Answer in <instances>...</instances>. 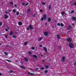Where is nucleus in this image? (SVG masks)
Wrapping results in <instances>:
<instances>
[{
  "instance_id": "393cba45",
  "label": "nucleus",
  "mask_w": 76,
  "mask_h": 76,
  "mask_svg": "<svg viewBox=\"0 0 76 76\" xmlns=\"http://www.w3.org/2000/svg\"><path fill=\"white\" fill-rule=\"evenodd\" d=\"M28 74H29V75H34V74L30 72L28 73Z\"/></svg>"
},
{
  "instance_id": "a18cd8bd",
  "label": "nucleus",
  "mask_w": 76,
  "mask_h": 76,
  "mask_svg": "<svg viewBox=\"0 0 76 76\" xmlns=\"http://www.w3.org/2000/svg\"><path fill=\"white\" fill-rule=\"evenodd\" d=\"M44 20V18H42V19H41V20L42 21V20Z\"/></svg>"
},
{
  "instance_id": "dca6fc26",
  "label": "nucleus",
  "mask_w": 76,
  "mask_h": 76,
  "mask_svg": "<svg viewBox=\"0 0 76 76\" xmlns=\"http://www.w3.org/2000/svg\"><path fill=\"white\" fill-rule=\"evenodd\" d=\"M51 18H48V22H51Z\"/></svg>"
},
{
  "instance_id": "ea45409f",
  "label": "nucleus",
  "mask_w": 76,
  "mask_h": 76,
  "mask_svg": "<svg viewBox=\"0 0 76 76\" xmlns=\"http://www.w3.org/2000/svg\"><path fill=\"white\" fill-rule=\"evenodd\" d=\"M13 12H14V13H16V10H15V9H14L13 10Z\"/></svg>"
},
{
  "instance_id": "bb28decb",
  "label": "nucleus",
  "mask_w": 76,
  "mask_h": 76,
  "mask_svg": "<svg viewBox=\"0 0 76 76\" xmlns=\"http://www.w3.org/2000/svg\"><path fill=\"white\" fill-rule=\"evenodd\" d=\"M3 25V23L2 22H0V27L1 26Z\"/></svg>"
},
{
  "instance_id": "a878e982",
  "label": "nucleus",
  "mask_w": 76,
  "mask_h": 76,
  "mask_svg": "<svg viewBox=\"0 0 76 76\" xmlns=\"http://www.w3.org/2000/svg\"><path fill=\"white\" fill-rule=\"evenodd\" d=\"M4 18H6V19H7V18H8V16H7V15H5Z\"/></svg>"
},
{
  "instance_id": "bf43d9fd",
  "label": "nucleus",
  "mask_w": 76,
  "mask_h": 76,
  "mask_svg": "<svg viewBox=\"0 0 76 76\" xmlns=\"http://www.w3.org/2000/svg\"><path fill=\"white\" fill-rule=\"evenodd\" d=\"M45 25H47V23H45Z\"/></svg>"
},
{
  "instance_id": "58836bf2",
  "label": "nucleus",
  "mask_w": 76,
  "mask_h": 76,
  "mask_svg": "<svg viewBox=\"0 0 76 76\" xmlns=\"http://www.w3.org/2000/svg\"><path fill=\"white\" fill-rule=\"evenodd\" d=\"M5 37L6 38H7V37H8V36L7 35H5Z\"/></svg>"
},
{
  "instance_id": "2f4dec72",
  "label": "nucleus",
  "mask_w": 76,
  "mask_h": 76,
  "mask_svg": "<svg viewBox=\"0 0 76 76\" xmlns=\"http://www.w3.org/2000/svg\"><path fill=\"white\" fill-rule=\"evenodd\" d=\"M16 15H19V12H17L16 13Z\"/></svg>"
},
{
  "instance_id": "b1692460",
  "label": "nucleus",
  "mask_w": 76,
  "mask_h": 76,
  "mask_svg": "<svg viewBox=\"0 0 76 76\" xmlns=\"http://www.w3.org/2000/svg\"><path fill=\"white\" fill-rule=\"evenodd\" d=\"M27 44H28V42H25L24 44V45H26Z\"/></svg>"
},
{
  "instance_id": "e2e57ef3",
  "label": "nucleus",
  "mask_w": 76,
  "mask_h": 76,
  "mask_svg": "<svg viewBox=\"0 0 76 76\" xmlns=\"http://www.w3.org/2000/svg\"><path fill=\"white\" fill-rule=\"evenodd\" d=\"M52 28H54V26H52Z\"/></svg>"
},
{
  "instance_id": "e433bc0d",
  "label": "nucleus",
  "mask_w": 76,
  "mask_h": 76,
  "mask_svg": "<svg viewBox=\"0 0 76 76\" xmlns=\"http://www.w3.org/2000/svg\"><path fill=\"white\" fill-rule=\"evenodd\" d=\"M10 73H13V70H10Z\"/></svg>"
},
{
  "instance_id": "2eb2a0df",
  "label": "nucleus",
  "mask_w": 76,
  "mask_h": 76,
  "mask_svg": "<svg viewBox=\"0 0 76 76\" xmlns=\"http://www.w3.org/2000/svg\"><path fill=\"white\" fill-rule=\"evenodd\" d=\"M10 4L12 6H13V1H11L10 2Z\"/></svg>"
},
{
  "instance_id": "13d9d810",
  "label": "nucleus",
  "mask_w": 76,
  "mask_h": 76,
  "mask_svg": "<svg viewBox=\"0 0 76 76\" xmlns=\"http://www.w3.org/2000/svg\"><path fill=\"white\" fill-rule=\"evenodd\" d=\"M74 65H75V66H76V63H74Z\"/></svg>"
},
{
  "instance_id": "79ce46f5",
  "label": "nucleus",
  "mask_w": 76,
  "mask_h": 76,
  "mask_svg": "<svg viewBox=\"0 0 76 76\" xmlns=\"http://www.w3.org/2000/svg\"><path fill=\"white\" fill-rule=\"evenodd\" d=\"M45 67L46 68H48V67H49L48 66V65H46L45 66Z\"/></svg>"
},
{
  "instance_id": "a211bd4d",
  "label": "nucleus",
  "mask_w": 76,
  "mask_h": 76,
  "mask_svg": "<svg viewBox=\"0 0 76 76\" xmlns=\"http://www.w3.org/2000/svg\"><path fill=\"white\" fill-rule=\"evenodd\" d=\"M42 39V37H40L38 39V41H41V40Z\"/></svg>"
},
{
  "instance_id": "3c124183",
  "label": "nucleus",
  "mask_w": 76,
  "mask_h": 76,
  "mask_svg": "<svg viewBox=\"0 0 76 76\" xmlns=\"http://www.w3.org/2000/svg\"><path fill=\"white\" fill-rule=\"evenodd\" d=\"M27 30H28V31H29V28H27Z\"/></svg>"
},
{
  "instance_id": "7ed1b4c3",
  "label": "nucleus",
  "mask_w": 76,
  "mask_h": 76,
  "mask_svg": "<svg viewBox=\"0 0 76 76\" xmlns=\"http://www.w3.org/2000/svg\"><path fill=\"white\" fill-rule=\"evenodd\" d=\"M44 35L45 36H47L48 34V32H45L44 33Z\"/></svg>"
},
{
  "instance_id": "c9c22d12",
  "label": "nucleus",
  "mask_w": 76,
  "mask_h": 76,
  "mask_svg": "<svg viewBox=\"0 0 76 76\" xmlns=\"http://www.w3.org/2000/svg\"><path fill=\"white\" fill-rule=\"evenodd\" d=\"M29 54H32V52L31 51H29L28 52Z\"/></svg>"
},
{
  "instance_id": "9d476101",
  "label": "nucleus",
  "mask_w": 76,
  "mask_h": 76,
  "mask_svg": "<svg viewBox=\"0 0 76 76\" xmlns=\"http://www.w3.org/2000/svg\"><path fill=\"white\" fill-rule=\"evenodd\" d=\"M20 67H21V68H22V69H26L25 67L23 66H20Z\"/></svg>"
},
{
  "instance_id": "20e7f679",
  "label": "nucleus",
  "mask_w": 76,
  "mask_h": 76,
  "mask_svg": "<svg viewBox=\"0 0 76 76\" xmlns=\"http://www.w3.org/2000/svg\"><path fill=\"white\" fill-rule=\"evenodd\" d=\"M43 17L44 18V20H45L47 18V16L46 15V14H44V15H43Z\"/></svg>"
},
{
  "instance_id": "37998d69",
  "label": "nucleus",
  "mask_w": 76,
  "mask_h": 76,
  "mask_svg": "<svg viewBox=\"0 0 76 76\" xmlns=\"http://www.w3.org/2000/svg\"><path fill=\"white\" fill-rule=\"evenodd\" d=\"M43 10H40V12H43Z\"/></svg>"
},
{
  "instance_id": "5fc2aeb1",
  "label": "nucleus",
  "mask_w": 76,
  "mask_h": 76,
  "mask_svg": "<svg viewBox=\"0 0 76 76\" xmlns=\"http://www.w3.org/2000/svg\"><path fill=\"white\" fill-rule=\"evenodd\" d=\"M74 5H75V6H76V2H75V3H74Z\"/></svg>"
},
{
  "instance_id": "0eeeda50",
  "label": "nucleus",
  "mask_w": 76,
  "mask_h": 76,
  "mask_svg": "<svg viewBox=\"0 0 76 76\" xmlns=\"http://www.w3.org/2000/svg\"><path fill=\"white\" fill-rule=\"evenodd\" d=\"M43 48V50H45V51H47V48H46L44 47Z\"/></svg>"
},
{
  "instance_id": "c03bdc74",
  "label": "nucleus",
  "mask_w": 76,
  "mask_h": 76,
  "mask_svg": "<svg viewBox=\"0 0 76 76\" xmlns=\"http://www.w3.org/2000/svg\"><path fill=\"white\" fill-rule=\"evenodd\" d=\"M58 48H59V49H61V47L60 46H58Z\"/></svg>"
},
{
  "instance_id": "c756f323",
  "label": "nucleus",
  "mask_w": 76,
  "mask_h": 76,
  "mask_svg": "<svg viewBox=\"0 0 76 76\" xmlns=\"http://www.w3.org/2000/svg\"><path fill=\"white\" fill-rule=\"evenodd\" d=\"M44 67H42L40 68V70H44Z\"/></svg>"
},
{
  "instance_id": "4468645a",
  "label": "nucleus",
  "mask_w": 76,
  "mask_h": 76,
  "mask_svg": "<svg viewBox=\"0 0 76 76\" xmlns=\"http://www.w3.org/2000/svg\"><path fill=\"white\" fill-rule=\"evenodd\" d=\"M72 19L74 20H76V18L75 17H73L72 18Z\"/></svg>"
},
{
  "instance_id": "6e6d98bb",
  "label": "nucleus",
  "mask_w": 76,
  "mask_h": 76,
  "mask_svg": "<svg viewBox=\"0 0 76 76\" xmlns=\"http://www.w3.org/2000/svg\"><path fill=\"white\" fill-rule=\"evenodd\" d=\"M45 61V60H42V62H44Z\"/></svg>"
},
{
  "instance_id": "473e14b6",
  "label": "nucleus",
  "mask_w": 76,
  "mask_h": 76,
  "mask_svg": "<svg viewBox=\"0 0 76 76\" xmlns=\"http://www.w3.org/2000/svg\"><path fill=\"white\" fill-rule=\"evenodd\" d=\"M58 26H60V23H58L57 24Z\"/></svg>"
},
{
  "instance_id": "72a5a7b5",
  "label": "nucleus",
  "mask_w": 76,
  "mask_h": 76,
  "mask_svg": "<svg viewBox=\"0 0 76 76\" xmlns=\"http://www.w3.org/2000/svg\"><path fill=\"white\" fill-rule=\"evenodd\" d=\"M42 4L43 5H45V3L44 2H42Z\"/></svg>"
},
{
  "instance_id": "423d86ee",
  "label": "nucleus",
  "mask_w": 76,
  "mask_h": 76,
  "mask_svg": "<svg viewBox=\"0 0 76 76\" xmlns=\"http://www.w3.org/2000/svg\"><path fill=\"white\" fill-rule=\"evenodd\" d=\"M72 26L69 25L68 27L67 28V29L70 30V29H71V28H72Z\"/></svg>"
},
{
  "instance_id": "cd10ccee",
  "label": "nucleus",
  "mask_w": 76,
  "mask_h": 76,
  "mask_svg": "<svg viewBox=\"0 0 76 76\" xmlns=\"http://www.w3.org/2000/svg\"><path fill=\"white\" fill-rule=\"evenodd\" d=\"M51 5H50L49 6V10H51Z\"/></svg>"
},
{
  "instance_id": "1a4fd4ad",
  "label": "nucleus",
  "mask_w": 76,
  "mask_h": 76,
  "mask_svg": "<svg viewBox=\"0 0 76 76\" xmlns=\"http://www.w3.org/2000/svg\"><path fill=\"white\" fill-rule=\"evenodd\" d=\"M33 56L34 58H37V56L35 55H33Z\"/></svg>"
},
{
  "instance_id": "9b49d317",
  "label": "nucleus",
  "mask_w": 76,
  "mask_h": 76,
  "mask_svg": "<svg viewBox=\"0 0 76 76\" xmlns=\"http://www.w3.org/2000/svg\"><path fill=\"white\" fill-rule=\"evenodd\" d=\"M57 38L58 39H60L61 37L60 36V35L58 34L57 35Z\"/></svg>"
},
{
  "instance_id": "052dcab7",
  "label": "nucleus",
  "mask_w": 76,
  "mask_h": 76,
  "mask_svg": "<svg viewBox=\"0 0 76 76\" xmlns=\"http://www.w3.org/2000/svg\"><path fill=\"white\" fill-rule=\"evenodd\" d=\"M23 5H25V3H22V4Z\"/></svg>"
},
{
  "instance_id": "412c9836",
  "label": "nucleus",
  "mask_w": 76,
  "mask_h": 76,
  "mask_svg": "<svg viewBox=\"0 0 76 76\" xmlns=\"http://www.w3.org/2000/svg\"><path fill=\"white\" fill-rule=\"evenodd\" d=\"M31 11V9H27V12H29Z\"/></svg>"
},
{
  "instance_id": "49530a36",
  "label": "nucleus",
  "mask_w": 76,
  "mask_h": 76,
  "mask_svg": "<svg viewBox=\"0 0 76 76\" xmlns=\"http://www.w3.org/2000/svg\"><path fill=\"white\" fill-rule=\"evenodd\" d=\"M39 68H36L35 69V70H38Z\"/></svg>"
},
{
  "instance_id": "09e8293b",
  "label": "nucleus",
  "mask_w": 76,
  "mask_h": 76,
  "mask_svg": "<svg viewBox=\"0 0 76 76\" xmlns=\"http://www.w3.org/2000/svg\"><path fill=\"white\" fill-rule=\"evenodd\" d=\"M5 31H8V29H7V28H6Z\"/></svg>"
},
{
  "instance_id": "f704fd0d",
  "label": "nucleus",
  "mask_w": 76,
  "mask_h": 76,
  "mask_svg": "<svg viewBox=\"0 0 76 76\" xmlns=\"http://www.w3.org/2000/svg\"><path fill=\"white\" fill-rule=\"evenodd\" d=\"M6 60L7 61H8V62H11V61L9 60L8 59H6Z\"/></svg>"
},
{
  "instance_id": "864d4df0",
  "label": "nucleus",
  "mask_w": 76,
  "mask_h": 76,
  "mask_svg": "<svg viewBox=\"0 0 76 76\" xmlns=\"http://www.w3.org/2000/svg\"><path fill=\"white\" fill-rule=\"evenodd\" d=\"M8 11L9 12H11V10H9Z\"/></svg>"
},
{
  "instance_id": "5701e85b",
  "label": "nucleus",
  "mask_w": 76,
  "mask_h": 76,
  "mask_svg": "<svg viewBox=\"0 0 76 76\" xmlns=\"http://www.w3.org/2000/svg\"><path fill=\"white\" fill-rule=\"evenodd\" d=\"M74 12L75 11H74V10H72L71 12L70 13H74Z\"/></svg>"
},
{
  "instance_id": "de8ad7c7",
  "label": "nucleus",
  "mask_w": 76,
  "mask_h": 76,
  "mask_svg": "<svg viewBox=\"0 0 76 76\" xmlns=\"http://www.w3.org/2000/svg\"><path fill=\"white\" fill-rule=\"evenodd\" d=\"M42 45H39V47H42Z\"/></svg>"
},
{
  "instance_id": "6ab92c4d",
  "label": "nucleus",
  "mask_w": 76,
  "mask_h": 76,
  "mask_svg": "<svg viewBox=\"0 0 76 76\" xmlns=\"http://www.w3.org/2000/svg\"><path fill=\"white\" fill-rule=\"evenodd\" d=\"M61 14L62 15H63L65 14V12L63 11L61 12Z\"/></svg>"
},
{
  "instance_id": "39448f33",
  "label": "nucleus",
  "mask_w": 76,
  "mask_h": 76,
  "mask_svg": "<svg viewBox=\"0 0 76 76\" xmlns=\"http://www.w3.org/2000/svg\"><path fill=\"white\" fill-rule=\"evenodd\" d=\"M28 28H30L31 29H33V27L32 26V25H29L28 26Z\"/></svg>"
},
{
  "instance_id": "4be33fe9",
  "label": "nucleus",
  "mask_w": 76,
  "mask_h": 76,
  "mask_svg": "<svg viewBox=\"0 0 76 76\" xmlns=\"http://www.w3.org/2000/svg\"><path fill=\"white\" fill-rule=\"evenodd\" d=\"M48 70H46L45 71V73H48Z\"/></svg>"
},
{
  "instance_id": "0e129e2a",
  "label": "nucleus",
  "mask_w": 76,
  "mask_h": 76,
  "mask_svg": "<svg viewBox=\"0 0 76 76\" xmlns=\"http://www.w3.org/2000/svg\"><path fill=\"white\" fill-rule=\"evenodd\" d=\"M5 13H7V14H8V13H7V11H5Z\"/></svg>"
},
{
  "instance_id": "ddd939ff",
  "label": "nucleus",
  "mask_w": 76,
  "mask_h": 76,
  "mask_svg": "<svg viewBox=\"0 0 76 76\" xmlns=\"http://www.w3.org/2000/svg\"><path fill=\"white\" fill-rule=\"evenodd\" d=\"M10 35H12L13 34V32L12 31H11L10 32V33H9Z\"/></svg>"
},
{
  "instance_id": "f8f14e48",
  "label": "nucleus",
  "mask_w": 76,
  "mask_h": 76,
  "mask_svg": "<svg viewBox=\"0 0 76 76\" xmlns=\"http://www.w3.org/2000/svg\"><path fill=\"white\" fill-rule=\"evenodd\" d=\"M24 60L26 61H28V59L26 58H24Z\"/></svg>"
},
{
  "instance_id": "f3484780",
  "label": "nucleus",
  "mask_w": 76,
  "mask_h": 76,
  "mask_svg": "<svg viewBox=\"0 0 76 76\" xmlns=\"http://www.w3.org/2000/svg\"><path fill=\"white\" fill-rule=\"evenodd\" d=\"M18 25H22V23L21 22H18Z\"/></svg>"
},
{
  "instance_id": "69168bd1",
  "label": "nucleus",
  "mask_w": 76,
  "mask_h": 76,
  "mask_svg": "<svg viewBox=\"0 0 76 76\" xmlns=\"http://www.w3.org/2000/svg\"><path fill=\"white\" fill-rule=\"evenodd\" d=\"M41 56H42H42H43V55H41Z\"/></svg>"
},
{
  "instance_id": "a19ab883",
  "label": "nucleus",
  "mask_w": 76,
  "mask_h": 76,
  "mask_svg": "<svg viewBox=\"0 0 76 76\" xmlns=\"http://www.w3.org/2000/svg\"><path fill=\"white\" fill-rule=\"evenodd\" d=\"M4 54H5V55H7V54H8V53H7V52H4Z\"/></svg>"
},
{
  "instance_id": "4d7b16f0",
  "label": "nucleus",
  "mask_w": 76,
  "mask_h": 76,
  "mask_svg": "<svg viewBox=\"0 0 76 76\" xmlns=\"http://www.w3.org/2000/svg\"><path fill=\"white\" fill-rule=\"evenodd\" d=\"M35 15H36V14H34V15H33V16L34 17H35Z\"/></svg>"
},
{
  "instance_id": "6e6552de",
  "label": "nucleus",
  "mask_w": 76,
  "mask_h": 76,
  "mask_svg": "<svg viewBox=\"0 0 76 76\" xmlns=\"http://www.w3.org/2000/svg\"><path fill=\"white\" fill-rule=\"evenodd\" d=\"M66 59V58H65V57H63L62 58V61H64V60Z\"/></svg>"
},
{
  "instance_id": "774afa93",
  "label": "nucleus",
  "mask_w": 76,
  "mask_h": 76,
  "mask_svg": "<svg viewBox=\"0 0 76 76\" xmlns=\"http://www.w3.org/2000/svg\"><path fill=\"white\" fill-rule=\"evenodd\" d=\"M8 41H10V39H8Z\"/></svg>"
},
{
  "instance_id": "4c0bfd02",
  "label": "nucleus",
  "mask_w": 76,
  "mask_h": 76,
  "mask_svg": "<svg viewBox=\"0 0 76 76\" xmlns=\"http://www.w3.org/2000/svg\"><path fill=\"white\" fill-rule=\"evenodd\" d=\"M28 4H29V3H27L25 5V6H27V5H28Z\"/></svg>"
},
{
  "instance_id": "7c9ffc66",
  "label": "nucleus",
  "mask_w": 76,
  "mask_h": 76,
  "mask_svg": "<svg viewBox=\"0 0 76 76\" xmlns=\"http://www.w3.org/2000/svg\"><path fill=\"white\" fill-rule=\"evenodd\" d=\"M31 49L32 50H35V47H32Z\"/></svg>"
},
{
  "instance_id": "8fccbe9b",
  "label": "nucleus",
  "mask_w": 76,
  "mask_h": 76,
  "mask_svg": "<svg viewBox=\"0 0 76 76\" xmlns=\"http://www.w3.org/2000/svg\"><path fill=\"white\" fill-rule=\"evenodd\" d=\"M7 28H8V29H10V28H9V26H7Z\"/></svg>"
},
{
  "instance_id": "338daca9",
  "label": "nucleus",
  "mask_w": 76,
  "mask_h": 76,
  "mask_svg": "<svg viewBox=\"0 0 76 76\" xmlns=\"http://www.w3.org/2000/svg\"><path fill=\"white\" fill-rule=\"evenodd\" d=\"M0 45H1V43H0Z\"/></svg>"
},
{
  "instance_id": "603ef678",
  "label": "nucleus",
  "mask_w": 76,
  "mask_h": 76,
  "mask_svg": "<svg viewBox=\"0 0 76 76\" xmlns=\"http://www.w3.org/2000/svg\"><path fill=\"white\" fill-rule=\"evenodd\" d=\"M0 76H2V74L1 73H0Z\"/></svg>"
},
{
  "instance_id": "c85d7f7f",
  "label": "nucleus",
  "mask_w": 76,
  "mask_h": 76,
  "mask_svg": "<svg viewBox=\"0 0 76 76\" xmlns=\"http://www.w3.org/2000/svg\"><path fill=\"white\" fill-rule=\"evenodd\" d=\"M61 26H64V24H63L62 23H61Z\"/></svg>"
},
{
  "instance_id": "f03ea898",
  "label": "nucleus",
  "mask_w": 76,
  "mask_h": 76,
  "mask_svg": "<svg viewBox=\"0 0 76 76\" xmlns=\"http://www.w3.org/2000/svg\"><path fill=\"white\" fill-rule=\"evenodd\" d=\"M66 40L68 42H71L72 41L71 38H67Z\"/></svg>"
},
{
  "instance_id": "f257e3e1",
  "label": "nucleus",
  "mask_w": 76,
  "mask_h": 76,
  "mask_svg": "<svg viewBox=\"0 0 76 76\" xmlns=\"http://www.w3.org/2000/svg\"><path fill=\"white\" fill-rule=\"evenodd\" d=\"M69 47L71 48H73L74 47L73 44H72V43H70L69 44Z\"/></svg>"
},
{
  "instance_id": "aec40b11",
  "label": "nucleus",
  "mask_w": 76,
  "mask_h": 76,
  "mask_svg": "<svg viewBox=\"0 0 76 76\" xmlns=\"http://www.w3.org/2000/svg\"><path fill=\"white\" fill-rule=\"evenodd\" d=\"M12 37L14 38H16V36L15 35H12Z\"/></svg>"
},
{
  "instance_id": "680f3d73",
  "label": "nucleus",
  "mask_w": 76,
  "mask_h": 76,
  "mask_svg": "<svg viewBox=\"0 0 76 76\" xmlns=\"http://www.w3.org/2000/svg\"><path fill=\"white\" fill-rule=\"evenodd\" d=\"M15 7H17V5H15Z\"/></svg>"
}]
</instances>
